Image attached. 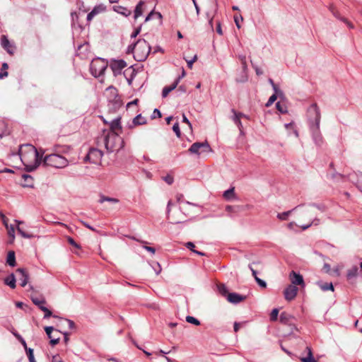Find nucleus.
Listing matches in <instances>:
<instances>
[{
  "label": "nucleus",
  "instance_id": "f257e3e1",
  "mask_svg": "<svg viewBox=\"0 0 362 362\" xmlns=\"http://www.w3.org/2000/svg\"><path fill=\"white\" fill-rule=\"evenodd\" d=\"M103 143L109 152L119 151L124 147V141L117 132H108L103 137Z\"/></svg>",
  "mask_w": 362,
  "mask_h": 362
},
{
  "label": "nucleus",
  "instance_id": "f03ea898",
  "mask_svg": "<svg viewBox=\"0 0 362 362\" xmlns=\"http://www.w3.org/2000/svg\"><path fill=\"white\" fill-rule=\"evenodd\" d=\"M151 52V47L144 39H139L136 42V50L134 51V58L137 62L145 61Z\"/></svg>",
  "mask_w": 362,
  "mask_h": 362
},
{
  "label": "nucleus",
  "instance_id": "7ed1b4c3",
  "mask_svg": "<svg viewBox=\"0 0 362 362\" xmlns=\"http://www.w3.org/2000/svg\"><path fill=\"white\" fill-rule=\"evenodd\" d=\"M69 164L68 160L58 154L51 153L44 157L43 165L47 166H51L56 168H63L67 166Z\"/></svg>",
  "mask_w": 362,
  "mask_h": 362
},
{
  "label": "nucleus",
  "instance_id": "20e7f679",
  "mask_svg": "<svg viewBox=\"0 0 362 362\" xmlns=\"http://www.w3.org/2000/svg\"><path fill=\"white\" fill-rule=\"evenodd\" d=\"M108 66L106 60L98 57L92 60L90 64V71L92 76L95 78L103 76Z\"/></svg>",
  "mask_w": 362,
  "mask_h": 362
},
{
  "label": "nucleus",
  "instance_id": "39448f33",
  "mask_svg": "<svg viewBox=\"0 0 362 362\" xmlns=\"http://www.w3.org/2000/svg\"><path fill=\"white\" fill-rule=\"evenodd\" d=\"M27 146L30 148L32 152L33 153L35 156V161L32 164H25V163H23L25 166V170L27 172H33L35 170H36L42 163H43V154L45 153V151H38L35 146L30 144H27ZM21 160L24 162L22 158Z\"/></svg>",
  "mask_w": 362,
  "mask_h": 362
},
{
  "label": "nucleus",
  "instance_id": "423d86ee",
  "mask_svg": "<svg viewBox=\"0 0 362 362\" xmlns=\"http://www.w3.org/2000/svg\"><path fill=\"white\" fill-rule=\"evenodd\" d=\"M307 116L309 127L311 126L320 125L321 114L320 110L316 103H313L308 108Z\"/></svg>",
  "mask_w": 362,
  "mask_h": 362
},
{
  "label": "nucleus",
  "instance_id": "0eeeda50",
  "mask_svg": "<svg viewBox=\"0 0 362 362\" xmlns=\"http://www.w3.org/2000/svg\"><path fill=\"white\" fill-rule=\"evenodd\" d=\"M188 151L191 154H195L200 156L203 153H208L212 151V149L208 143L205 141L204 142H195L188 149Z\"/></svg>",
  "mask_w": 362,
  "mask_h": 362
},
{
  "label": "nucleus",
  "instance_id": "6e6552de",
  "mask_svg": "<svg viewBox=\"0 0 362 362\" xmlns=\"http://www.w3.org/2000/svg\"><path fill=\"white\" fill-rule=\"evenodd\" d=\"M103 156V153L102 151L98 148H92L89 150L84 160L85 161L88 160L92 163L96 164L101 161Z\"/></svg>",
  "mask_w": 362,
  "mask_h": 362
},
{
  "label": "nucleus",
  "instance_id": "1a4fd4ad",
  "mask_svg": "<svg viewBox=\"0 0 362 362\" xmlns=\"http://www.w3.org/2000/svg\"><path fill=\"white\" fill-rule=\"evenodd\" d=\"M310 131L312 134V138L316 146L320 147L323 144V138L322 136L320 125L310 127Z\"/></svg>",
  "mask_w": 362,
  "mask_h": 362
},
{
  "label": "nucleus",
  "instance_id": "9d476101",
  "mask_svg": "<svg viewBox=\"0 0 362 362\" xmlns=\"http://www.w3.org/2000/svg\"><path fill=\"white\" fill-rule=\"evenodd\" d=\"M110 66L113 71L115 76L121 74L122 70L127 66V63L123 59H112L110 62Z\"/></svg>",
  "mask_w": 362,
  "mask_h": 362
},
{
  "label": "nucleus",
  "instance_id": "9b49d317",
  "mask_svg": "<svg viewBox=\"0 0 362 362\" xmlns=\"http://www.w3.org/2000/svg\"><path fill=\"white\" fill-rule=\"evenodd\" d=\"M298 289L296 286H294V285L288 286L284 291V295L285 299L288 301H291V300H293L298 293Z\"/></svg>",
  "mask_w": 362,
  "mask_h": 362
},
{
  "label": "nucleus",
  "instance_id": "f8f14e48",
  "mask_svg": "<svg viewBox=\"0 0 362 362\" xmlns=\"http://www.w3.org/2000/svg\"><path fill=\"white\" fill-rule=\"evenodd\" d=\"M280 322L282 324L287 325L291 327V330L296 329L295 325L293 322L294 317L291 314L286 312H282L279 317Z\"/></svg>",
  "mask_w": 362,
  "mask_h": 362
},
{
  "label": "nucleus",
  "instance_id": "ddd939ff",
  "mask_svg": "<svg viewBox=\"0 0 362 362\" xmlns=\"http://www.w3.org/2000/svg\"><path fill=\"white\" fill-rule=\"evenodd\" d=\"M45 331L49 339H50V344L51 346H54L55 345H57L59 342V340H60V337H55V336H51V332H52L53 331H55L57 332H61L60 331H59L58 329H55L54 328V327L52 326H47L45 327Z\"/></svg>",
  "mask_w": 362,
  "mask_h": 362
},
{
  "label": "nucleus",
  "instance_id": "4468645a",
  "mask_svg": "<svg viewBox=\"0 0 362 362\" xmlns=\"http://www.w3.org/2000/svg\"><path fill=\"white\" fill-rule=\"evenodd\" d=\"M289 278L292 284L291 285H298L303 286L305 285L303 277L299 273H296V272L292 271L290 273Z\"/></svg>",
  "mask_w": 362,
  "mask_h": 362
},
{
  "label": "nucleus",
  "instance_id": "2eb2a0df",
  "mask_svg": "<svg viewBox=\"0 0 362 362\" xmlns=\"http://www.w3.org/2000/svg\"><path fill=\"white\" fill-rule=\"evenodd\" d=\"M246 298L245 296L237 293H230L227 295V300L233 304H238Z\"/></svg>",
  "mask_w": 362,
  "mask_h": 362
},
{
  "label": "nucleus",
  "instance_id": "dca6fc26",
  "mask_svg": "<svg viewBox=\"0 0 362 362\" xmlns=\"http://www.w3.org/2000/svg\"><path fill=\"white\" fill-rule=\"evenodd\" d=\"M16 272L20 274L19 280L21 281V286L25 287L28 282L29 275L28 272L23 268H18Z\"/></svg>",
  "mask_w": 362,
  "mask_h": 362
},
{
  "label": "nucleus",
  "instance_id": "f3484780",
  "mask_svg": "<svg viewBox=\"0 0 362 362\" xmlns=\"http://www.w3.org/2000/svg\"><path fill=\"white\" fill-rule=\"evenodd\" d=\"M105 9V6L103 4H100L95 6L93 10L88 13L87 15V21H90L96 15L104 11Z\"/></svg>",
  "mask_w": 362,
  "mask_h": 362
},
{
  "label": "nucleus",
  "instance_id": "a211bd4d",
  "mask_svg": "<svg viewBox=\"0 0 362 362\" xmlns=\"http://www.w3.org/2000/svg\"><path fill=\"white\" fill-rule=\"evenodd\" d=\"M180 81V77H177V79L174 81V83L168 86H165L162 91V96L163 98L167 97V95L175 88L177 86L179 82Z\"/></svg>",
  "mask_w": 362,
  "mask_h": 362
},
{
  "label": "nucleus",
  "instance_id": "6ab92c4d",
  "mask_svg": "<svg viewBox=\"0 0 362 362\" xmlns=\"http://www.w3.org/2000/svg\"><path fill=\"white\" fill-rule=\"evenodd\" d=\"M358 274V268L357 266H353L351 269L347 270L346 279L351 283L353 284L352 280L355 279Z\"/></svg>",
  "mask_w": 362,
  "mask_h": 362
},
{
  "label": "nucleus",
  "instance_id": "aec40b11",
  "mask_svg": "<svg viewBox=\"0 0 362 362\" xmlns=\"http://www.w3.org/2000/svg\"><path fill=\"white\" fill-rule=\"evenodd\" d=\"M121 118L119 117L112 119L110 123V132H116L117 130H121L122 126L120 122Z\"/></svg>",
  "mask_w": 362,
  "mask_h": 362
},
{
  "label": "nucleus",
  "instance_id": "412c9836",
  "mask_svg": "<svg viewBox=\"0 0 362 362\" xmlns=\"http://www.w3.org/2000/svg\"><path fill=\"white\" fill-rule=\"evenodd\" d=\"M1 46L3 48L6 50V52L11 54H13V51L12 50V45L10 43L9 40L5 35H2L1 37Z\"/></svg>",
  "mask_w": 362,
  "mask_h": 362
},
{
  "label": "nucleus",
  "instance_id": "4be33fe9",
  "mask_svg": "<svg viewBox=\"0 0 362 362\" xmlns=\"http://www.w3.org/2000/svg\"><path fill=\"white\" fill-rule=\"evenodd\" d=\"M16 277L13 274H11L4 279V284L11 288H15L16 287Z\"/></svg>",
  "mask_w": 362,
  "mask_h": 362
},
{
  "label": "nucleus",
  "instance_id": "5701e85b",
  "mask_svg": "<svg viewBox=\"0 0 362 362\" xmlns=\"http://www.w3.org/2000/svg\"><path fill=\"white\" fill-rule=\"evenodd\" d=\"M231 111L233 113V116L232 117V119H233V122L238 127L240 133H242L243 132V124H242V122L240 121L241 118L239 117V115H238V112L234 109H232Z\"/></svg>",
  "mask_w": 362,
  "mask_h": 362
},
{
  "label": "nucleus",
  "instance_id": "b1692460",
  "mask_svg": "<svg viewBox=\"0 0 362 362\" xmlns=\"http://www.w3.org/2000/svg\"><path fill=\"white\" fill-rule=\"evenodd\" d=\"M144 5V1H140L136 6L135 9H134V18L135 20L137 19L139 16H142Z\"/></svg>",
  "mask_w": 362,
  "mask_h": 362
},
{
  "label": "nucleus",
  "instance_id": "393cba45",
  "mask_svg": "<svg viewBox=\"0 0 362 362\" xmlns=\"http://www.w3.org/2000/svg\"><path fill=\"white\" fill-rule=\"evenodd\" d=\"M6 263L11 267H14L16 265V262L14 251L11 250L8 252L6 257Z\"/></svg>",
  "mask_w": 362,
  "mask_h": 362
},
{
  "label": "nucleus",
  "instance_id": "a878e982",
  "mask_svg": "<svg viewBox=\"0 0 362 362\" xmlns=\"http://www.w3.org/2000/svg\"><path fill=\"white\" fill-rule=\"evenodd\" d=\"M319 287L323 291H334V286L332 283L319 281L317 283Z\"/></svg>",
  "mask_w": 362,
  "mask_h": 362
},
{
  "label": "nucleus",
  "instance_id": "bb28decb",
  "mask_svg": "<svg viewBox=\"0 0 362 362\" xmlns=\"http://www.w3.org/2000/svg\"><path fill=\"white\" fill-rule=\"evenodd\" d=\"M300 206H301V204L300 205H298L297 206H296L295 208H293V209L291 210H289V211H284L283 213H279L277 214V218L279 219V220H281V221H285V220H287L288 216L291 214V212L294 211L295 210H296L298 208H299Z\"/></svg>",
  "mask_w": 362,
  "mask_h": 362
},
{
  "label": "nucleus",
  "instance_id": "cd10ccee",
  "mask_svg": "<svg viewBox=\"0 0 362 362\" xmlns=\"http://www.w3.org/2000/svg\"><path fill=\"white\" fill-rule=\"evenodd\" d=\"M114 10L124 16H129L132 13V11L129 9L122 6H115Z\"/></svg>",
  "mask_w": 362,
  "mask_h": 362
},
{
  "label": "nucleus",
  "instance_id": "c85d7f7f",
  "mask_svg": "<svg viewBox=\"0 0 362 362\" xmlns=\"http://www.w3.org/2000/svg\"><path fill=\"white\" fill-rule=\"evenodd\" d=\"M22 178L24 180V183L23 184V187H33V177L30 175L24 174L22 175Z\"/></svg>",
  "mask_w": 362,
  "mask_h": 362
},
{
  "label": "nucleus",
  "instance_id": "c756f323",
  "mask_svg": "<svg viewBox=\"0 0 362 362\" xmlns=\"http://www.w3.org/2000/svg\"><path fill=\"white\" fill-rule=\"evenodd\" d=\"M308 349V356L301 358L302 362H317L314 358L312 353V350L310 347H307Z\"/></svg>",
  "mask_w": 362,
  "mask_h": 362
},
{
  "label": "nucleus",
  "instance_id": "7c9ffc66",
  "mask_svg": "<svg viewBox=\"0 0 362 362\" xmlns=\"http://www.w3.org/2000/svg\"><path fill=\"white\" fill-rule=\"evenodd\" d=\"M146 123V119L145 117H142L141 115H138L133 119V124L134 125H141L145 124Z\"/></svg>",
  "mask_w": 362,
  "mask_h": 362
},
{
  "label": "nucleus",
  "instance_id": "2f4dec72",
  "mask_svg": "<svg viewBox=\"0 0 362 362\" xmlns=\"http://www.w3.org/2000/svg\"><path fill=\"white\" fill-rule=\"evenodd\" d=\"M105 202H112V203H117V202H119V199H117L116 198L106 197L104 195H100L99 202L102 204Z\"/></svg>",
  "mask_w": 362,
  "mask_h": 362
},
{
  "label": "nucleus",
  "instance_id": "473e14b6",
  "mask_svg": "<svg viewBox=\"0 0 362 362\" xmlns=\"http://www.w3.org/2000/svg\"><path fill=\"white\" fill-rule=\"evenodd\" d=\"M218 291L221 295L223 296H226L227 298V295L229 293L227 287L225 284H221L217 286Z\"/></svg>",
  "mask_w": 362,
  "mask_h": 362
},
{
  "label": "nucleus",
  "instance_id": "72a5a7b5",
  "mask_svg": "<svg viewBox=\"0 0 362 362\" xmlns=\"http://www.w3.org/2000/svg\"><path fill=\"white\" fill-rule=\"evenodd\" d=\"M31 300L33 303L38 306V308L40 309V306H44V304L46 303L45 300L44 298H38L37 297H32Z\"/></svg>",
  "mask_w": 362,
  "mask_h": 362
},
{
  "label": "nucleus",
  "instance_id": "f704fd0d",
  "mask_svg": "<svg viewBox=\"0 0 362 362\" xmlns=\"http://www.w3.org/2000/svg\"><path fill=\"white\" fill-rule=\"evenodd\" d=\"M234 195H235V193H234L233 187L226 190L223 193V197L227 200L231 199L234 197Z\"/></svg>",
  "mask_w": 362,
  "mask_h": 362
},
{
  "label": "nucleus",
  "instance_id": "c9c22d12",
  "mask_svg": "<svg viewBox=\"0 0 362 362\" xmlns=\"http://www.w3.org/2000/svg\"><path fill=\"white\" fill-rule=\"evenodd\" d=\"M186 321L188 323L193 324V325H197V326L200 325V322H199V320H197L194 317H192V316H190V315H188V316L186 317Z\"/></svg>",
  "mask_w": 362,
  "mask_h": 362
},
{
  "label": "nucleus",
  "instance_id": "e433bc0d",
  "mask_svg": "<svg viewBox=\"0 0 362 362\" xmlns=\"http://www.w3.org/2000/svg\"><path fill=\"white\" fill-rule=\"evenodd\" d=\"M276 107L281 113L284 114L287 112V107L284 104H281L280 102L276 103Z\"/></svg>",
  "mask_w": 362,
  "mask_h": 362
},
{
  "label": "nucleus",
  "instance_id": "4c0bfd02",
  "mask_svg": "<svg viewBox=\"0 0 362 362\" xmlns=\"http://www.w3.org/2000/svg\"><path fill=\"white\" fill-rule=\"evenodd\" d=\"M8 68L7 63H3L1 71L0 72V78H3L8 76V72L6 71Z\"/></svg>",
  "mask_w": 362,
  "mask_h": 362
},
{
  "label": "nucleus",
  "instance_id": "58836bf2",
  "mask_svg": "<svg viewBox=\"0 0 362 362\" xmlns=\"http://www.w3.org/2000/svg\"><path fill=\"white\" fill-rule=\"evenodd\" d=\"M308 205L310 206L315 207L316 209L321 211L322 212H324L326 211V206L325 204H322L310 203Z\"/></svg>",
  "mask_w": 362,
  "mask_h": 362
},
{
  "label": "nucleus",
  "instance_id": "ea45409f",
  "mask_svg": "<svg viewBox=\"0 0 362 362\" xmlns=\"http://www.w3.org/2000/svg\"><path fill=\"white\" fill-rule=\"evenodd\" d=\"M238 59L242 64V67L243 71H245L247 69V63H246V57L245 55H238Z\"/></svg>",
  "mask_w": 362,
  "mask_h": 362
},
{
  "label": "nucleus",
  "instance_id": "a19ab883",
  "mask_svg": "<svg viewBox=\"0 0 362 362\" xmlns=\"http://www.w3.org/2000/svg\"><path fill=\"white\" fill-rule=\"evenodd\" d=\"M40 310L43 312H45L44 318H49L51 316H52V313L51 310H49L47 307L45 306H40Z\"/></svg>",
  "mask_w": 362,
  "mask_h": 362
},
{
  "label": "nucleus",
  "instance_id": "79ce46f5",
  "mask_svg": "<svg viewBox=\"0 0 362 362\" xmlns=\"http://www.w3.org/2000/svg\"><path fill=\"white\" fill-rule=\"evenodd\" d=\"M279 310L277 308H274L272 310L270 314V320L272 321H276L278 318Z\"/></svg>",
  "mask_w": 362,
  "mask_h": 362
},
{
  "label": "nucleus",
  "instance_id": "37998d69",
  "mask_svg": "<svg viewBox=\"0 0 362 362\" xmlns=\"http://www.w3.org/2000/svg\"><path fill=\"white\" fill-rule=\"evenodd\" d=\"M173 130L175 133L176 136L180 138L181 136V132L180 129L179 124L178 122H175L173 126Z\"/></svg>",
  "mask_w": 362,
  "mask_h": 362
},
{
  "label": "nucleus",
  "instance_id": "c03bdc74",
  "mask_svg": "<svg viewBox=\"0 0 362 362\" xmlns=\"http://www.w3.org/2000/svg\"><path fill=\"white\" fill-rule=\"evenodd\" d=\"M243 18L241 15H235L234 16V21L238 28H240V21H243Z\"/></svg>",
  "mask_w": 362,
  "mask_h": 362
},
{
  "label": "nucleus",
  "instance_id": "a18cd8bd",
  "mask_svg": "<svg viewBox=\"0 0 362 362\" xmlns=\"http://www.w3.org/2000/svg\"><path fill=\"white\" fill-rule=\"evenodd\" d=\"M17 230L18 232V233L23 238H30L32 237L31 235L25 233V231L23 230V229L19 227V226H18L17 227Z\"/></svg>",
  "mask_w": 362,
  "mask_h": 362
},
{
  "label": "nucleus",
  "instance_id": "49530a36",
  "mask_svg": "<svg viewBox=\"0 0 362 362\" xmlns=\"http://www.w3.org/2000/svg\"><path fill=\"white\" fill-rule=\"evenodd\" d=\"M276 99H277V96L276 95V94H273L272 95H271L270 98H269L268 101L266 103V107L271 106L275 102V100Z\"/></svg>",
  "mask_w": 362,
  "mask_h": 362
},
{
  "label": "nucleus",
  "instance_id": "de8ad7c7",
  "mask_svg": "<svg viewBox=\"0 0 362 362\" xmlns=\"http://www.w3.org/2000/svg\"><path fill=\"white\" fill-rule=\"evenodd\" d=\"M161 117H162V114H161L160 111L157 108L154 109L153 114L151 116L152 119H156V117L160 118Z\"/></svg>",
  "mask_w": 362,
  "mask_h": 362
},
{
  "label": "nucleus",
  "instance_id": "09e8293b",
  "mask_svg": "<svg viewBox=\"0 0 362 362\" xmlns=\"http://www.w3.org/2000/svg\"><path fill=\"white\" fill-rule=\"evenodd\" d=\"M256 282L261 288H266L267 287V283L265 281L261 279L259 277H256L255 279Z\"/></svg>",
  "mask_w": 362,
  "mask_h": 362
},
{
  "label": "nucleus",
  "instance_id": "8fccbe9b",
  "mask_svg": "<svg viewBox=\"0 0 362 362\" xmlns=\"http://www.w3.org/2000/svg\"><path fill=\"white\" fill-rule=\"evenodd\" d=\"M272 88L274 91V94H276V96H278V95L280 96V95H283L282 90L279 88V87L277 86L276 84L272 86Z\"/></svg>",
  "mask_w": 362,
  "mask_h": 362
},
{
  "label": "nucleus",
  "instance_id": "3c124183",
  "mask_svg": "<svg viewBox=\"0 0 362 362\" xmlns=\"http://www.w3.org/2000/svg\"><path fill=\"white\" fill-rule=\"evenodd\" d=\"M136 50V42H134L128 46L127 47V53H133L134 54V51Z\"/></svg>",
  "mask_w": 362,
  "mask_h": 362
},
{
  "label": "nucleus",
  "instance_id": "603ef678",
  "mask_svg": "<svg viewBox=\"0 0 362 362\" xmlns=\"http://www.w3.org/2000/svg\"><path fill=\"white\" fill-rule=\"evenodd\" d=\"M67 240H68L69 243L70 245H71L72 246H74V247H76V248L80 247L78 243H76V241L71 237H68Z\"/></svg>",
  "mask_w": 362,
  "mask_h": 362
},
{
  "label": "nucleus",
  "instance_id": "864d4df0",
  "mask_svg": "<svg viewBox=\"0 0 362 362\" xmlns=\"http://www.w3.org/2000/svg\"><path fill=\"white\" fill-rule=\"evenodd\" d=\"M141 25H139V27H137L134 31L132 33L131 35V37L132 38H135L141 32Z\"/></svg>",
  "mask_w": 362,
  "mask_h": 362
},
{
  "label": "nucleus",
  "instance_id": "5fc2aeb1",
  "mask_svg": "<svg viewBox=\"0 0 362 362\" xmlns=\"http://www.w3.org/2000/svg\"><path fill=\"white\" fill-rule=\"evenodd\" d=\"M51 362H64L59 354L52 356Z\"/></svg>",
  "mask_w": 362,
  "mask_h": 362
},
{
  "label": "nucleus",
  "instance_id": "6e6d98bb",
  "mask_svg": "<svg viewBox=\"0 0 362 362\" xmlns=\"http://www.w3.org/2000/svg\"><path fill=\"white\" fill-rule=\"evenodd\" d=\"M182 122H185L186 123L189 127L192 129V124L190 123V122L189 121V119H187V117H186V115L185 114H182Z\"/></svg>",
  "mask_w": 362,
  "mask_h": 362
},
{
  "label": "nucleus",
  "instance_id": "4d7b16f0",
  "mask_svg": "<svg viewBox=\"0 0 362 362\" xmlns=\"http://www.w3.org/2000/svg\"><path fill=\"white\" fill-rule=\"evenodd\" d=\"M197 55H194V57L192 58V59L189 60V61H187V66L189 68V69H192V65H193V63L197 60Z\"/></svg>",
  "mask_w": 362,
  "mask_h": 362
},
{
  "label": "nucleus",
  "instance_id": "13d9d810",
  "mask_svg": "<svg viewBox=\"0 0 362 362\" xmlns=\"http://www.w3.org/2000/svg\"><path fill=\"white\" fill-rule=\"evenodd\" d=\"M153 269L156 272V274L158 275L161 272V267L158 262L156 263V267H153Z\"/></svg>",
  "mask_w": 362,
  "mask_h": 362
},
{
  "label": "nucleus",
  "instance_id": "bf43d9fd",
  "mask_svg": "<svg viewBox=\"0 0 362 362\" xmlns=\"http://www.w3.org/2000/svg\"><path fill=\"white\" fill-rule=\"evenodd\" d=\"M164 180L168 184L171 185L173 182V177L170 175H167L164 177Z\"/></svg>",
  "mask_w": 362,
  "mask_h": 362
},
{
  "label": "nucleus",
  "instance_id": "052dcab7",
  "mask_svg": "<svg viewBox=\"0 0 362 362\" xmlns=\"http://www.w3.org/2000/svg\"><path fill=\"white\" fill-rule=\"evenodd\" d=\"M216 33L218 35H223V31H222L221 25L220 22L217 23V25H216Z\"/></svg>",
  "mask_w": 362,
  "mask_h": 362
},
{
  "label": "nucleus",
  "instance_id": "680f3d73",
  "mask_svg": "<svg viewBox=\"0 0 362 362\" xmlns=\"http://www.w3.org/2000/svg\"><path fill=\"white\" fill-rule=\"evenodd\" d=\"M248 267L251 270L252 274L254 276L255 279H256V277H258L257 276V272L255 269H253V267H252V264H249Z\"/></svg>",
  "mask_w": 362,
  "mask_h": 362
},
{
  "label": "nucleus",
  "instance_id": "e2e57ef3",
  "mask_svg": "<svg viewBox=\"0 0 362 362\" xmlns=\"http://www.w3.org/2000/svg\"><path fill=\"white\" fill-rule=\"evenodd\" d=\"M323 270L326 273H329L330 272V270H331L330 265L328 263H325L324 265H323Z\"/></svg>",
  "mask_w": 362,
  "mask_h": 362
},
{
  "label": "nucleus",
  "instance_id": "0e129e2a",
  "mask_svg": "<svg viewBox=\"0 0 362 362\" xmlns=\"http://www.w3.org/2000/svg\"><path fill=\"white\" fill-rule=\"evenodd\" d=\"M14 233H15L14 227L13 226H11L10 229H8V235L11 236L13 238H14V237H15Z\"/></svg>",
  "mask_w": 362,
  "mask_h": 362
},
{
  "label": "nucleus",
  "instance_id": "69168bd1",
  "mask_svg": "<svg viewBox=\"0 0 362 362\" xmlns=\"http://www.w3.org/2000/svg\"><path fill=\"white\" fill-rule=\"evenodd\" d=\"M25 351H26L28 358L31 357V356H34L33 349H31V348L26 349Z\"/></svg>",
  "mask_w": 362,
  "mask_h": 362
},
{
  "label": "nucleus",
  "instance_id": "338daca9",
  "mask_svg": "<svg viewBox=\"0 0 362 362\" xmlns=\"http://www.w3.org/2000/svg\"><path fill=\"white\" fill-rule=\"evenodd\" d=\"M185 246L189 249L190 250H194V244L192 243V242H187L186 244H185Z\"/></svg>",
  "mask_w": 362,
  "mask_h": 362
},
{
  "label": "nucleus",
  "instance_id": "774afa93",
  "mask_svg": "<svg viewBox=\"0 0 362 362\" xmlns=\"http://www.w3.org/2000/svg\"><path fill=\"white\" fill-rule=\"evenodd\" d=\"M153 17H154V11H151L146 17L145 22L150 21Z\"/></svg>",
  "mask_w": 362,
  "mask_h": 362
}]
</instances>
